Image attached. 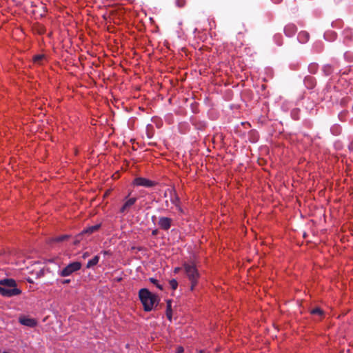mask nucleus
Wrapping results in <instances>:
<instances>
[{
  "mask_svg": "<svg viewBox=\"0 0 353 353\" xmlns=\"http://www.w3.org/2000/svg\"><path fill=\"white\" fill-rule=\"evenodd\" d=\"M89 255H90V254H89L88 252H85V253L83 254L82 257H83V259H85L86 257L89 256Z\"/></svg>",
  "mask_w": 353,
  "mask_h": 353,
  "instance_id": "nucleus-25",
  "label": "nucleus"
},
{
  "mask_svg": "<svg viewBox=\"0 0 353 353\" xmlns=\"http://www.w3.org/2000/svg\"><path fill=\"white\" fill-rule=\"evenodd\" d=\"M19 322L29 327H34L37 325V321L34 319L28 318L26 316H21L19 319Z\"/></svg>",
  "mask_w": 353,
  "mask_h": 353,
  "instance_id": "nucleus-7",
  "label": "nucleus"
},
{
  "mask_svg": "<svg viewBox=\"0 0 353 353\" xmlns=\"http://www.w3.org/2000/svg\"><path fill=\"white\" fill-rule=\"evenodd\" d=\"M172 223V219L171 218L160 216L159 219L158 225L163 230H168L171 228Z\"/></svg>",
  "mask_w": 353,
  "mask_h": 353,
  "instance_id": "nucleus-6",
  "label": "nucleus"
},
{
  "mask_svg": "<svg viewBox=\"0 0 353 353\" xmlns=\"http://www.w3.org/2000/svg\"><path fill=\"white\" fill-rule=\"evenodd\" d=\"M158 233H159V230L157 229L153 230L152 231V236H156V235L158 234Z\"/></svg>",
  "mask_w": 353,
  "mask_h": 353,
  "instance_id": "nucleus-24",
  "label": "nucleus"
},
{
  "mask_svg": "<svg viewBox=\"0 0 353 353\" xmlns=\"http://www.w3.org/2000/svg\"><path fill=\"white\" fill-rule=\"evenodd\" d=\"M274 3H279L282 0H272Z\"/></svg>",
  "mask_w": 353,
  "mask_h": 353,
  "instance_id": "nucleus-27",
  "label": "nucleus"
},
{
  "mask_svg": "<svg viewBox=\"0 0 353 353\" xmlns=\"http://www.w3.org/2000/svg\"><path fill=\"white\" fill-rule=\"evenodd\" d=\"M137 200V199L135 197H132V198L128 199L124 203L123 206L121 208L120 212L122 214L127 213L129 211L130 208L136 203Z\"/></svg>",
  "mask_w": 353,
  "mask_h": 353,
  "instance_id": "nucleus-8",
  "label": "nucleus"
},
{
  "mask_svg": "<svg viewBox=\"0 0 353 353\" xmlns=\"http://www.w3.org/2000/svg\"><path fill=\"white\" fill-rule=\"evenodd\" d=\"M69 237H70V236L67 235V234L61 235L59 236L56 237L54 239V241L56 242H61V241H63L68 239Z\"/></svg>",
  "mask_w": 353,
  "mask_h": 353,
  "instance_id": "nucleus-16",
  "label": "nucleus"
},
{
  "mask_svg": "<svg viewBox=\"0 0 353 353\" xmlns=\"http://www.w3.org/2000/svg\"><path fill=\"white\" fill-rule=\"evenodd\" d=\"M156 219H157V218H156V216H152V221H154V220H155Z\"/></svg>",
  "mask_w": 353,
  "mask_h": 353,
  "instance_id": "nucleus-29",
  "label": "nucleus"
},
{
  "mask_svg": "<svg viewBox=\"0 0 353 353\" xmlns=\"http://www.w3.org/2000/svg\"><path fill=\"white\" fill-rule=\"evenodd\" d=\"M101 223L99 224H97V225H92V226H90L88 228H87L86 229L83 230L78 236L77 237H80L83 234H92L94 232H95L96 231H97L100 227H101Z\"/></svg>",
  "mask_w": 353,
  "mask_h": 353,
  "instance_id": "nucleus-10",
  "label": "nucleus"
},
{
  "mask_svg": "<svg viewBox=\"0 0 353 353\" xmlns=\"http://www.w3.org/2000/svg\"><path fill=\"white\" fill-rule=\"evenodd\" d=\"M170 285L172 290H176L178 286V282L176 279H172L170 281Z\"/></svg>",
  "mask_w": 353,
  "mask_h": 353,
  "instance_id": "nucleus-19",
  "label": "nucleus"
},
{
  "mask_svg": "<svg viewBox=\"0 0 353 353\" xmlns=\"http://www.w3.org/2000/svg\"><path fill=\"white\" fill-rule=\"evenodd\" d=\"M310 313L313 315H318L322 316L324 314L323 311L319 307H315L310 310Z\"/></svg>",
  "mask_w": 353,
  "mask_h": 353,
  "instance_id": "nucleus-15",
  "label": "nucleus"
},
{
  "mask_svg": "<svg viewBox=\"0 0 353 353\" xmlns=\"http://www.w3.org/2000/svg\"><path fill=\"white\" fill-rule=\"evenodd\" d=\"M183 267L185 274L191 282V290H193L199 277L198 270L194 264L184 263Z\"/></svg>",
  "mask_w": 353,
  "mask_h": 353,
  "instance_id": "nucleus-3",
  "label": "nucleus"
},
{
  "mask_svg": "<svg viewBox=\"0 0 353 353\" xmlns=\"http://www.w3.org/2000/svg\"><path fill=\"white\" fill-rule=\"evenodd\" d=\"M17 282L13 279L0 280V294L5 297H12L21 294V290L17 288Z\"/></svg>",
  "mask_w": 353,
  "mask_h": 353,
  "instance_id": "nucleus-2",
  "label": "nucleus"
},
{
  "mask_svg": "<svg viewBox=\"0 0 353 353\" xmlns=\"http://www.w3.org/2000/svg\"><path fill=\"white\" fill-rule=\"evenodd\" d=\"M133 183L137 186H143L146 188H150L155 185L154 181L142 177H137L134 179Z\"/></svg>",
  "mask_w": 353,
  "mask_h": 353,
  "instance_id": "nucleus-5",
  "label": "nucleus"
},
{
  "mask_svg": "<svg viewBox=\"0 0 353 353\" xmlns=\"http://www.w3.org/2000/svg\"><path fill=\"white\" fill-rule=\"evenodd\" d=\"M297 31L296 26L293 23H289L284 28V32L287 37H292Z\"/></svg>",
  "mask_w": 353,
  "mask_h": 353,
  "instance_id": "nucleus-9",
  "label": "nucleus"
},
{
  "mask_svg": "<svg viewBox=\"0 0 353 353\" xmlns=\"http://www.w3.org/2000/svg\"><path fill=\"white\" fill-rule=\"evenodd\" d=\"M79 242V239H77L74 241V244H77Z\"/></svg>",
  "mask_w": 353,
  "mask_h": 353,
  "instance_id": "nucleus-30",
  "label": "nucleus"
},
{
  "mask_svg": "<svg viewBox=\"0 0 353 353\" xmlns=\"http://www.w3.org/2000/svg\"><path fill=\"white\" fill-rule=\"evenodd\" d=\"M139 298L145 312L152 311L159 301L158 296L150 292L147 288H142L139 291Z\"/></svg>",
  "mask_w": 353,
  "mask_h": 353,
  "instance_id": "nucleus-1",
  "label": "nucleus"
},
{
  "mask_svg": "<svg viewBox=\"0 0 353 353\" xmlns=\"http://www.w3.org/2000/svg\"><path fill=\"white\" fill-rule=\"evenodd\" d=\"M332 68L330 65H326L323 67V71L326 75H330L332 72Z\"/></svg>",
  "mask_w": 353,
  "mask_h": 353,
  "instance_id": "nucleus-17",
  "label": "nucleus"
},
{
  "mask_svg": "<svg viewBox=\"0 0 353 353\" xmlns=\"http://www.w3.org/2000/svg\"><path fill=\"white\" fill-rule=\"evenodd\" d=\"M44 59V55L38 54L34 57L33 61L34 63H40V62Z\"/></svg>",
  "mask_w": 353,
  "mask_h": 353,
  "instance_id": "nucleus-18",
  "label": "nucleus"
},
{
  "mask_svg": "<svg viewBox=\"0 0 353 353\" xmlns=\"http://www.w3.org/2000/svg\"><path fill=\"white\" fill-rule=\"evenodd\" d=\"M149 280H150V281L152 283L154 284V285H156L159 289H160V290H163V287H162V285H159V284L158 283V281H157L156 279H154V278H150V279H149Z\"/></svg>",
  "mask_w": 353,
  "mask_h": 353,
  "instance_id": "nucleus-20",
  "label": "nucleus"
},
{
  "mask_svg": "<svg viewBox=\"0 0 353 353\" xmlns=\"http://www.w3.org/2000/svg\"><path fill=\"white\" fill-rule=\"evenodd\" d=\"M179 268H176L175 269V272H178V271H179Z\"/></svg>",
  "mask_w": 353,
  "mask_h": 353,
  "instance_id": "nucleus-31",
  "label": "nucleus"
},
{
  "mask_svg": "<svg viewBox=\"0 0 353 353\" xmlns=\"http://www.w3.org/2000/svg\"><path fill=\"white\" fill-rule=\"evenodd\" d=\"M27 281L30 283H33V280L30 278H28L27 279Z\"/></svg>",
  "mask_w": 353,
  "mask_h": 353,
  "instance_id": "nucleus-28",
  "label": "nucleus"
},
{
  "mask_svg": "<svg viewBox=\"0 0 353 353\" xmlns=\"http://www.w3.org/2000/svg\"><path fill=\"white\" fill-rule=\"evenodd\" d=\"M170 201L172 204H174L176 208H179V210L181 211V208L179 207V198L176 194V192H172L170 195Z\"/></svg>",
  "mask_w": 353,
  "mask_h": 353,
  "instance_id": "nucleus-11",
  "label": "nucleus"
},
{
  "mask_svg": "<svg viewBox=\"0 0 353 353\" xmlns=\"http://www.w3.org/2000/svg\"><path fill=\"white\" fill-rule=\"evenodd\" d=\"M176 4L179 8H183L186 4V0H176Z\"/></svg>",
  "mask_w": 353,
  "mask_h": 353,
  "instance_id": "nucleus-21",
  "label": "nucleus"
},
{
  "mask_svg": "<svg viewBox=\"0 0 353 353\" xmlns=\"http://www.w3.org/2000/svg\"><path fill=\"white\" fill-rule=\"evenodd\" d=\"M81 263L74 261L69 263L62 270L59 272V275L62 277L69 276L81 268Z\"/></svg>",
  "mask_w": 353,
  "mask_h": 353,
  "instance_id": "nucleus-4",
  "label": "nucleus"
},
{
  "mask_svg": "<svg viewBox=\"0 0 353 353\" xmlns=\"http://www.w3.org/2000/svg\"><path fill=\"white\" fill-rule=\"evenodd\" d=\"M183 351V347H178L177 353H181Z\"/></svg>",
  "mask_w": 353,
  "mask_h": 353,
  "instance_id": "nucleus-26",
  "label": "nucleus"
},
{
  "mask_svg": "<svg viewBox=\"0 0 353 353\" xmlns=\"http://www.w3.org/2000/svg\"><path fill=\"white\" fill-rule=\"evenodd\" d=\"M44 275V270H40L39 272L37 273V276L38 277H40V276H42Z\"/></svg>",
  "mask_w": 353,
  "mask_h": 353,
  "instance_id": "nucleus-23",
  "label": "nucleus"
},
{
  "mask_svg": "<svg viewBox=\"0 0 353 353\" xmlns=\"http://www.w3.org/2000/svg\"><path fill=\"white\" fill-rule=\"evenodd\" d=\"M99 256H94L92 259L88 261V263L86 265V268H92V266L97 265L99 263Z\"/></svg>",
  "mask_w": 353,
  "mask_h": 353,
  "instance_id": "nucleus-13",
  "label": "nucleus"
},
{
  "mask_svg": "<svg viewBox=\"0 0 353 353\" xmlns=\"http://www.w3.org/2000/svg\"><path fill=\"white\" fill-rule=\"evenodd\" d=\"M310 37L309 34L307 32L301 31L298 34V39L301 43H305L308 41Z\"/></svg>",
  "mask_w": 353,
  "mask_h": 353,
  "instance_id": "nucleus-12",
  "label": "nucleus"
},
{
  "mask_svg": "<svg viewBox=\"0 0 353 353\" xmlns=\"http://www.w3.org/2000/svg\"><path fill=\"white\" fill-rule=\"evenodd\" d=\"M172 301L171 300L167 301V310H166V316L169 320L172 319Z\"/></svg>",
  "mask_w": 353,
  "mask_h": 353,
  "instance_id": "nucleus-14",
  "label": "nucleus"
},
{
  "mask_svg": "<svg viewBox=\"0 0 353 353\" xmlns=\"http://www.w3.org/2000/svg\"><path fill=\"white\" fill-rule=\"evenodd\" d=\"M70 281H70V279H64V280H62V281H61V283H62V284H63V285H65V284H68V283H70Z\"/></svg>",
  "mask_w": 353,
  "mask_h": 353,
  "instance_id": "nucleus-22",
  "label": "nucleus"
}]
</instances>
